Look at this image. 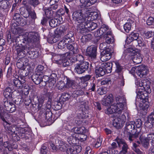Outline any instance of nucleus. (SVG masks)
Instances as JSON below:
<instances>
[{"mask_svg":"<svg viewBox=\"0 0 154 154\" xmlns=\"http://www.w3.org/2000/svg\"><path fill=\"white\" fill-rule=\"evenodd\" d=\"M135 85L137 86L136 90L137 98L140 100L143 103L148 101V94L146 91H151L150 82L146 80L136 79L135 81Z\"/></svg>","mask_w":154,"mask_h":154,"instance_id":"1","label":"nucleus"},{"mask_svg":"<svg viewBox=\"0 0 154 154\" xmlns=\"http://www.w3.org/2000/svg\"><path fill=\"white\" fill-rule=\"evenodd\" d=\"M116 100L118 101L117 103H114L105 110L106 114L109 115L114 113L121 114L126 106V100L123 97L118 96L116 97Z\"/></svg>","mask_w":154,"mask_h":154,"instance_id":"2","label":"nucleus"},{"mask_svg":"<svg viewBox=\"0 0 154 154\" xmlns=\"http://www.w3.org/2000/svg\"><path fill=\"white\" fill-rule=\"evenodd\" d=\"M80 9L74 12L72 14L73 20L78 24H81L84 23L85 19L87 17L85 16L84 14L87 12L88 9L86 8H80Z\"/></svg>","mask_w":154,"mask_h":154,"instance_id":"3","label":"nucleus"},{"mask_svg":"<svg viewBox=\"0 0 154 154\" xmlns=\"http://www.w3.org/2000/svg\"><path fill=\"white\" fill-rule=\"evenodd\" d=\"M23 39L28 43H33L39 40V35L38 32H31L26 33Z\"/></svg>","mask_w":154,"mask_h":154,"instance_id":"4","label":"nucleus"},{"mask_svg":"<svg viewBox=\"0 0 154 154\" xmlns=\"http://www.w3.org/2000/svg\"><path fill=\"white\" fill-rule=\"evenodd\" d=\"M88 67L89 63L88 62H84L81 64H76L74 71L78 74H81L86 71Z\"/></svg>","mask_w":154,"mask_h":154,"instance_id":"5","label":"nucleus"},{"mask_svg":"<svg viewBox=\"0 0 154 154\" xmlns=\"http://www.w3.org/2000/svg\"><path fill=\"white\" fill-rule=\"evenodd\" d=\"M125 120V115L122 114L113 120V125L117 129L121 128L124 125Z\"/></svg>","mask_w":154,"mask_h":154,"instance_id":"6","label":"nucleus"},{"mask_svg":"<svg viewBox=\"0 0 154 154\" xmlns=\"http://www.w3.org/2000/svg\"><path fill=\"white\" fill-rule=\"evenodd\" d=\"M97 51V47L94 45H91L87 48L86 55L89 57L90 59L93 60L96 57Z\"/></svg>","mask_w":154,"mask_h":154,"instance_id":"7","label":"nucleus"},{"mask_svg":"<svg viewBox=\"0 0 154 154\" xmlns=\"http://www.w3.org/2000/svg\"><path fill=\"white\" fill-rule=\"evenodd\" d=\"M25 75L20 74L18 79L15 78L13 80V82L14 86L17 88H21L23 87L25 83Z\"/></svg>","mask_w":154,"mask_h":154,"instance_id":"8","label":"nucleus"},{"mask_svg":"<svg viewBox=\"0 0 154 154\" xmlns=\"http://www.w3.org/2000/svg\"><path fill=\"white\" fill-rule=\"evenodd\" d=\"M26 8L29 13V17L31 18L29 21V24L33 25L35 23V20L37 18L36 13L34 10L32 11V8L29 5H26Z\"/></svg>","mask_w":154,"mask_h":154,"instance_id":"9","label":"nucleus"},{"mask_svg":"<svg viewBox=\"0 0 154 154\" xmlns=\"http://www.w3.org/2000/svg\"><path fill=\"white\" fill-rule=\"evenodd\" d=\"M148 72L147 67L144 65H141L137 67L136 73L140 77H145Z\"/></svg>","mask_w":154,"mask_h":154,"instance_id":"10","label":"nucleus"},{"mask_svg":"<svg viewBox=\"0 0 154 154\" xmlns=\"http://www.w3.org/2000/svg\"><path fill=\"white\" fill-rule=\"evenodd\" d=\"M3 105L6 110L10 113L14 112L16 109L15 105L12 102L8 101L7 99H4Z\"/></svg>","mask_w":154,"mask_h":154,"instance_id":"11","label":"nucleus"},{"mask_svg":"<svg viewBox=\"0 0 154 154\" xmlns=\"http://www.w3.org/2000/svg\"><path fill=\"white\" fill-rule=\"evenodd\" d=\"M112 55L110 49L108 48L101 52L100 60L103 62L108 60L111 58Z\"/></svg>","mask_w":154,"mask_h":154,"instance_id":"12","label":"nucleus"},{"mask_svg":"<svg viewBox=\"0 0 154 154\" xmlns=\"http://www.w3.org/2000/svg\"><path fill=\"white\" fill-rule=\"evenodd\" d=\"M108 29H109L107 26L103 25L95 32V35L97 37L103 38L104 35L106 34V32H108Z\"/></svg>","mask_w":154,"mask_h":154,"instance_id":"13","label":"nucleus"},{"mask_svg":"<svg viewBox=\"0 0 154 154\" xmlns=\"http://www.w3.org/2000/svg\"><path fill=\"white\" fill-rule=\"evenodd\" d=\"M27 59L24 57L20 58L17 61V67L20 69L24 70L25 69L26 63L28 62Z\"/></svg>","mask_w":154,"mask_h":154,"instance_id":"14","label":"nucleus"},{"mask_svg":"<svg viewBox=\"0 0 154 154\" xmlns=\"http://www.w3.org/2000/svg\"><path fill=\"white\" fill-rule=\"evenodd\" d=\"M67 29V28L65 26L61 25L60 26L55 30L54 34L56 36L60 37L61 35H63L66 33Z\"/></svg>","mask_w":154,"mask_h":154,"instance_id":"15","label":"nucleus"},{"mask_svg":"<svg viewBox=\"0 0 154 154\" xmlns=\"http://www.w3.org/2000/svg\"><path fill=\"white\" fill-rule=\"evenodd\" d=\"M113 100V95L110 94L108 96L104 97L102 101V104L104 106H108L112 103Z\"/></svg>","mask_w":154,"mask_h":154,"instance_id":"16","label":"nucleus"},{"mask_svg":"<svg viewBox=\"0 0 154 154\" xmlns=\"http://www.w3.org/2000/svg\"><path fill=\"white\" fill-rule=\"evenodd\" d=\"M108 32H106V34L104 35L103 38L105 39V42L106 43L110 44L114 42V38L112 35V32L111 30L108 29Z\"/></svg>","mask_w":154,"mask_h":154,"instance_id":"17","label":"nucleus"},{"mask_svg":"<svg viewBox=\"0 0 154 154\" xmlns=\"http://www.w3.org/2000/svg\"><path fill=\"white\" fill-rule=\"evenodd\" d=\"M57 57H58V56H57ZM58 57H59V59H58L59 58L58 57L57 59V56L55 57V61L57 63L59 64H62L63 66L64 67H66L70 65L71 63H69L70 60H68L64 58L61 59L60 56H58Z\"/></svg>","mask_w":154,"mask_h":154,"instance_id":"18","label":"nucleus"},{"mask_svg":"<svg viewBox=\"0 0 154 154\" xmlns=\"http://www.w3.org/2000/svg\"><path fill=\"white\" fill-rule=\"evenodd\" d=\"M139 37V34L137 33L132 32L128 36L126 40L127 43H130L134 40H136Z\"/></svg>","mask_w":154,"mask_h":154,"instance_id":"19","label":"nucleus"},{"mask_svg":"<svg viewBox=\"0 0 154 154\" xmlns=\"http://www.w3.org/2000/svg\"><path fill=\"white\" fill-rule=\"evenodd\" d=\"M135 122L134 121H131L129 122H127L126 124V129L127 132L129 133L131 132L133 133L134 132L135 129Z\"/></svg>","mask_w":154,"mask_h":154,"instance_id":"20","label":"nucleus"},{"mask_svg":"<svg viewBox=\"0 0 154 154\" xmlns=\"http://www.w3.org/2000/svg\"><path fill=\"white\" fill-rule=\"evenodd\" d=\"M114 63L107 62L103 63L102 64V67H104L105 72L108 73H110L112 70V65Z\"/></svg>","mask_w":154,"mask_h":154,"instance_id":"21","label":"nucleus"},{"mask_svg":"<svg viewBox=\"0 0 154 154\" xmlns=\"http://www.w3.org/2000/svg\"><path fill=\"white\" fill-rule=\"evenodd\" d=\"M132 60L135 64H139L143 60L142 56L139 53H137L133 56Z\"/></svg>","mask_w":154,"mask_h":154,"instance_id":"22","label":"nucleus"},{"mask_svg":"<svg viewBox=\"0 0 154 154\" xmlns=\"http://www.w3.org/2000/svg\"><path fill=\"white\" fill-rule=\"evenodd\" d=\"M77 29L78 32L83 35L88 33L89 29L86 28L85 26L81 24H77Z\"/></svg>","mask_w":154,"mask_h":154,"instance_id":"23","label":"nucleus"},{"mask_svg":"<svg viewBox=\"0 0 154 154\" xmlns=\"http://www.w3.org/2000/svg\"><path fill=\"white\" fill-rule=\"evenodd\" d=\"M95 69L96 77L97 78L103 76L105 73L104 69L102 67L96 66Z\"/></svg>","mask_w":154,"mask_h":154,"instance_id":"24","label":"nucleus"},{"mask_svg":"<svg viewBox=\"0 0 154 154\" xmlns=\"http://www.w3.org/2000/svg\"><path fill=\"white\" fill-rule=\"evenodd\" d=\"M67 139V141L70 144H77L79 143V141L76 134L72 135L71 136L68 137Z\"/></svg>","mask_w":154,"mask_h":154,"instance_id":"25","label":"nucleus"},{"mask_svg":"<svg viewBox=\"0 0 154 154\" xmlns=\"http://www.w3.org/2000/svg\"><path fill=\"white\" fill-rule=\"evenodd\" d=\"M57 146H58V150L64 152L67 148V144L65 142L61 140H59L58 142H56Z\"/></svg>","mask_w":154,"mask_h":154,"instance_id":"26","label":"nucleus"},{"mask_svg":"<svg viewBox=\"0 0 154 154\" xmlns=\"http://www.w3.org/2000/svg\"><path fill=\"white\" fill-rule=\"evenodd\" d=\"M66 46L68 50L72 52L73 54H76L78 52V49L75 44H70V43H68Z\"/></svg>","mask_w":154,"mask_h":154,"instance_id":"27","label":"nucleus"},{"mask_svg":"<svg viewBox=\"0 0 154 154\" xmlns=\"http://www.w3.org/2000/svg\"><path fill=\"white\" fill-rule=\"evenodd\" d=\"M66 85V88H69L71 87L73 89H77V88L79 87V86L76 84L75 81L69 79H67Z\"/></svg>","mask_w":154,"mask_h":154,"instance_id":"28","label":"nucleus"},{"mask_svg":"<svg viewBox=\"0 0 154 154\" xmlns=\"http://www.w3.org/2000/svg\"><path fill=\"white\" fill-rule=\"evenodd\" d=\"M92 38V35L90 33H87L83 36L81 39V45H84L86 43L90 40Z\"/></svg>","mask_w":154,"mask_h":154,"instance_id":"29","label":"nucleus"},{"mask_svg":"<svg viewBox=\"0 0 154 154\" xmlns=\"http://www.w3.org/2000/svg\"><path fill=\"white\" fill-rule=\"evenodd\" d=\"M73 36V33L72 32H69L63 38L66 41V42L70 43L74 41V40Z\"/></svg>","mask_w":154,"mask_h":154,"instance_id":"30","label":"nucleus"},{"mask_svg":"<svg viewBox=\"0 0 154 154\" xmlns=\"http://www.w3.org/2000/svg\"><path fill=\"white\" fill-rule=\"evenodd\" d=\"M57 75L55 73H52L49 77L48 83L50 87L53 86L56 82Z\"/></svg>","mask_w":154,"mask_h":154,"instance_id":"31","label":"nucleus"},{"mask_svg":"<svg viewBox=\"0 0 154 154\" xmlns=\"http://www.w3.org/2000/svg\"><path fill=\"white\" fill-rule=\"evenodd\" d=\"M85 130V128L83 127H75L72 129L71 131L74 133V134H80L84 133Z\"/></svg>","mask_w":154,"mask_h":154,"instance_id":"32","label":"nucleus"},{"mask_svg":"<svg viewBox=\"0 0 154 154\" xmlns=\"http://www.w3.org/2000/svg\"><path fill=\"white\" fill-rule=\"evenodd\" d=\"M45 116V119L48 122H50L49 123L51 124L54 122V120L52 119V112L48 109L46 111L44 114Z\"/></svg>","mask_w":154,"mask_h":154,"instance_id":"33","label":"nucleus"},{"mask_svg":"<svg viewBox=\"0 0 154 154\" xmlns=\"http://www.w3.org/2000/svg\"><path fill=\"white\" fill-rule=\"evenodd\" d=\"M42 76L41 75L35 73L32 75V79L35 83L38 85L41 82Z\"/></svg>","mask_w":154,"mask_h":154,"instance_id":"34","label":"nucleus"},{"mask_svg":"<svg viewBox=\"0 0 154 154\" xmlns=\"http://www.w3.org/2000/svg\"><path fill=\"white\" fill-rule=\"evenodd\" d=\"M141 133L140 132H137L135 133L134 134H129L128 136V139L131 142L134 141L135 139L140 137Z\"/></svg>","mask_w":154,"mask_h":154,"instance_id":"35","label":"nucleus"},{"mask_svg":"<svg viewBox=\"0 0 154 154\" xmlns=\"http://www.w3.org/2000/svg\"><path fill=\"white\" fill-rule=\"evenodd\" d=\"M28 3L32 8H35L41 4V2L39 0H28Z\"/></svg>","mask_w":154,"mask_h":154,"instance_id":"36","label":"nucleus"},{"mask_svg":"<svg viewBox=\"0 0 154 154\" xmlns=\"http://www.w3.org/2000/svg\"><path fill=\"white\" fill-rule=\"evenodd\" d=\"M83 22L82 24L85 26V27L88 29H90L93 23V22H91V18L89 17H87Z\"/></svg>","mask_w":154,"mask_h":154,"instance_id":"37","label":"nucleus"},{"mask_svg":"<svg viewBox=\"0 0 154 154\" xmlns=\"http://www.w3.org/2000/svg\"><path fill=\"white\" fill-rule=\"evenodd\" d=\"M44 67L43 66L39 65L37 67L35 71V73L41 75L45 73Z\"/></svg>","mask_w":154,"mask_h":154,"instance_id":"38","label":"nucleus"},{"mask_svg":"<svg viewBox=\"0 0 154 154\" xmlns=\"http://www.w3.org/2000/svg\"><path fill=\"white\" fill-rule=\"evenodd\" d=\"M57 86L59 90L62 91L64 90L66 88V85L64 81H60L57 83Z\"/></svg>","mask_w":154,"mask_h":154,"instance_id":"39","label":"nucleus"},{"mask_svg":"<svg viewBox=\"0 0 154 154\" xmlns=\"http://www.w3.org/2000/svg\"><path fill=\"white\" fill-rule=\"evenodd\" d=\"M7 127L8 130V131H10L9 132H11V134L15 133L16 132H18V130L19 128L16 125H11L10 126L9 125V126H7Z\"/></svg>","mask_w":154,"mask_h":154,"instance_id":"40","label":"nucleus"},{"mask_svg":"<svg viewBox=\"0 0 154 154\" xmlns=\"http://www.w3.org/2000/svg\"><path fill=\"white\" fill-rule=\"evenodd\" d=\"M70 97V95L68 93H63L60 97V100L63 102L68 100Z\"/></svg>","mask_w":154,"mask_h":154,"instance_id":"41","label":"nucleus"},{"mask_svg":"<svg viewBox=\"0 0 154 154\" xmlns=\"http://www.w3.org/2000/svg\"><path fill=\"white\" fill-rule=\"evenodd\" d=\"M12 93V90L9 87L6 88L4 92V95L6 98L10 97Z\"/></svg>","mask_w":154,"mask_h":154,"instance_id":"42","label":"nucleus"},{"mask_svg":"<svg viewBox=\"0 0 154 154\" xmlns=\"http://www.w3.org/2000/svg\"><path fill=\"white\" fill-rule=\"evenodd\" d=\"M99 17V14L96 12H91L89 13V14L88 16L87 17H89L91 18V20H95L97 19Z\"/></svg>","mask_w":154,"mask_h":154,"instance_id":"43","label":"nucleus"},{"mask_svg":"<svg viewBox=\"0 0 154 154\" xmlns=\"http://www.w3.org/2000/svg\"><path fill=\"white\" fill-rule=\"evenodd\" d=\"M49 23L51 27H55L59 23L57 18H53L49 20Z\"/></svg>","mask_w":154,"mask_h":154,"instance_id":"44","label":"nucleus"},{"mask_svg":"<svg viewBox=\"0 0 154 154\" xmlns=\"http://www.w3.org/2000/svg\"><path fill=\"white\" fill-rule=\"evenodd\" d=\"M68 43L66 42V41L63 38L59 42L58 45V47L59 49H63L65 47Z\"/></svg>","mask_w":154,"mask_h":154,"instance_id":"45","label":"nucleus"},{"mask_svg":"<svg viewBox=\"0 0 154 154\" xmlns=\"http://www.w3.org/2000/svg\"><path fill=\"white\" fill-rule=\"evenodd\" d=\"M49 8L45 10V13L46 17L50 19L52 17L53 15V11H51Z\"/></svg>","mask_w":154,"mask_h":154,"instance_id":"46","label":"nucleus"},{"mask_svg":"<svg viewBox=\"0 0 154 154\" xmlns=\"http://www.w3.org/2000/svg\"><path fill=\"white\" fill-rule=\"evenodd\" d=\"M65 13V11L62 9H59L56 12V15L57 17H59V19L58 20L60 23V20H62V18L61 17V16L63 15Z\"/></svg>","mask_w":154,"mask_h":154,"instance_id":"47","label":"nucleus"},{"mask_svg":"<svg viewBox=\"0 0 154 154\" xmlns=\"http://www.w3.org/2000/svg\"><path fill=\"white\" fill-rule=\"evenodd\" d=\"M115 140L116 142L119 147L123 146L125 143H126L124 139L118 137Z\"/></svg>","mask_w":154,"mask_h":154,"instance_id":"48","label":"nucleus"},{"mask_svg":"<svg viewBox=\"0 0 154 154\" xmlns=\"http://www.w3.org/2000/svg\"><path fill=\"white\" fill-rule=\"evenodd\" d=\"M84 93V91L81 90H76L73 92L72 95L73 97H75L78 96L83 95Z\"/></svg>","mask_w":154,"mask_h":154,"instance_id":"49","label":"nucleus"},{"mask_svg":"<svg viewBox=\"0 0 154 154\" xmlns=\"http://www.w3.org/2000/svg\"><path fill=\"white\" fill-rule=\"evenodd\" d=\"M114 64L116 66V72L117 73L120 72L122 71L123 69V67L121 66L119 63L117 62H113Z\"/></svg>","mask_w":154,"mask_h":154,"instance_id":"50","label":"nucleus"},{"mask_svg":"<svg viewBox=\"0 0 154 154\" xmlns=\"http://www.w3.org/2000/svg\"><path fill=\"white\" fill-rule=\"evenodd\" d=\"M7 115L3 109L0 110V118L3 121L6 122L5 118Z\"/></svg>","mask_w":154,"mask_h":154,"instance_id":"51","label":"nucleus"},{"mask_svg":"<svg viewBox=\"0 0 154 154\" xmlns=\"http://www.w3.org/2000/svg\"><path fill=\"white\" fill-rule=\"evenodd\" d=\"M13 19L14 20H15L16 22L19 24H20V22L21 21V17L20 16L19 14L15 13L14 15Z\"/></svg>","mask_w":154,"mask_h":154,"instance_id":"52","label":"nucleus"},{"mask_svg":"<svg viewBox=\"0 0 154 154\" xmlns=\"http://www.w3.org/2000/svg\"><path fill=\"white\" fill-rule=\"evenodd\" d=\"M77 62H79V64H81L83 62H86L84 61V58L83 56L80 54H78L76 56V58Z\"/></svg>","mask_w":154,"mask_h":154,"instance_id":"53","label":"nucleus"},{"mask_svg":"<svg viewBox=\"0 0 154 154\" xmlns=\"http://www.w3.org/2000/svg\"><path fill=\"white\" fill-rule=\"evenodd\" d=\"M140 140L143 144V146L144 147L146 148L148 147L149 145V140H148L147 138L144 139H141Z\"/></svg>","mask_w":154,"mask_h":154,"instance_id":"54","label":"nucleus"},{"mask_svg":"<svg viewBox=\"0 0 154 154\" xmlns=\"http://www.w3.org/2000/svg\"><path fill=\"white\" fill-rule=\"evenodd\" d=\"M131 24L130 23H126L124 26V29L126 32L128 33L131 30Z\"/></svg>","mask_w":154,"mask_h":154,"instance_id":"55","label":"nucleus"},{"mask_svg":"<svg viewBox=\"0 0 154 154\" xmlns=\"http://www.w3.org/2000/svg\"><path fill=\"white\" fill-rule=\"evenodd\" d=\"M8 2L5 0H2L0 2V6L3 9H6L8 8Z\"/></svg>","mask_w":154,"mask_h":154,"instance_id":"56","label":"nucleus"},{"mask_svg":"<svg viewBox=\"0 0 154 154\" xmlns=\"http://www.w3.org/2000/svg\"><path fill=\"white\" fill-rule=\"evenodd\" d=\"M76 136H77L78 139L81 141H84L86 140L87 137V136L84 135L83 133L76 134Z\"/></svg>","mask_w":154,"mask_h":154,"instance_id":"57","label":"nucleus"},{"mask_svg":"<svg viewBox=\"0 0 154 154\" xmlns=\"http://www.w3.org/2000/svg\"><path fill=\"white\" fill-rule=\"evenodd\" d=\"M49 78V77L47 75H44L42 78L41 82L42 83L43 85H45L48 83Z\"/></svg>","mask_w":154,"mask_h":154,"instance_id":"58","label":"nucleus"},{"mask_svg":"<svg viewBox=\"0 0 154 154\" xmlns=\"http://www.w3.org/2000/svg\"><path fill=\"white\" fill-rule=\"evenodd\" d=\"M97 92L100 95H102L106 93V88H100L98 89Z\"/></svg>","mask_w":154,"mask_h":154,"instance_id":"59","label":"nucleus"},{"mask_svg":"<svg viewBox=\"0 0 154 154\" xmlns=\"http://www.w3.org/2000/svg\"><path fill=\"white\" fill-rule=\"evenodd\" d=\"M17 51V54L18 56H21L22 57H24V54L23 52V49L22 48L18 47L16 48Z\"/></svg>","mask_w":154,"mask_h":154,"instance_id":"60","label":"nucleus"},{"mask_svg":"<svg viewBox=\"0 0 154 154\" xmlns=\"http://www.w3.org/2000/svg\"><path fill=\"white\" fill-rule=\"evenodd\" d=\"M147 139L149 140H151L152 144V145H154V133L149 134L147 135Z\"/></svg>","mask_w":154,"mask_h":154,"instance_id":"61","label":"nucleus"},{"mask_svg":"<svg viewBox=\"0 0 154 154\" xmlns=\"http://www.w3.org/2000/svg\"><path fill=\"white\" fill-rule=\"evenodd\" d=\"M38 102L37 104L38 105V108L39 109L42 107L44 100L43 98L42 97H40L38 99Z\"/></svg>","mask_w":154,"mask_h":154,"instance_id":"62","label":"nucleus"},{"mask_svg":"<svg viewBox=\"0 0 154 154\" xmlns=\"http://www.w3.org/2000/svg\"><path fill=\"white\" fill-rule=\"evenodd\" d=\"M73 147L74 149L75 152L74 153H75V154H77L80 152L81 151L82 149V147L79 145L74 146Z\"/></svg>","mask_w":154,"mask_h":154,"instance_id":"63","label":"nucleus"},{"mask_svg":"<svg viewBox=\"0 0 154 154\" xmlns=\"http://www.w3.org/2000/svg\"><path fill=\"white\" fill-rule=\"evenodd\" d=\"M138 44L140 46H145V44L144 43L143 40L141 37H139L137 40Z\"/></svg>","mask_w":154,"mask_h":154,"instance_id":"64","label":"nucleus"}]
</instances>
